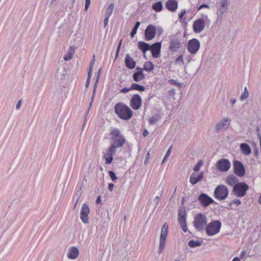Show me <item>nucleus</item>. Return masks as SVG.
<instances>
[{
  "label": "nucleus",
  "mask_w": 261,
  "mask_h": 261,
  "mask_svg": "<svg viewBox=\"0 0 261 261\" xmlns=\"http://www.w3.org/2000/svg\"><path fill=\"white\" fill-rule=\"evenodd\" d=\"M110 147L117 150V148L121 147L125 143L126 140L122 135L120 129L116 128L110 129Z\"/></svg>",
  "instance_id": "f257e3e1"
},
{
  "label": "nucleus",
  "mask_w": 261,
  "mask_h": 261,
  "mask_svg": "<svg viewBox=\"0 0 261 261\" xmlns=\"http://www.w3.org/2000/svg\"><path fill=\"white\" fill-rule=\"evenodd\" d=\"M115 112L120 118L124 120H128L132 116V111L130 108L122 103L115 105Z\"/></svg>",
  "instance_id": "f03ea898"
},
{
  "label": "nucleus",
  "mask_w": 261,
  "mask_h": 261,
  "mask_svg": "<svg viewBox=\"0 0 261 261\" xmlns=\"http://www.w3.org/2000/svg\"><path fill=\"white\" fill-rule=\"evenodd\" d=\"M207 222L205 215L202 213L196 214L193 222L195 228L198 231H202L205 228Z\"/></svg>",
  "instance_id": "7ed1b4c3"
},
{
  "label": "nucleus",
  "mask_w": 261,
  "mask_h": 261,
  "mask_svg": "<svg viewBox=\"0 0 261 261\" xmlns=\"http://www.w3.org/2000/svg\"><path fill=\"white\" fill-rule=\"evenodd\" d=\"M221 226V223L219 221H212L205 227L206 234L209 236H212L218 233L220 231Z\"/></svg>",
  "instance_id": "20e7f679"
},
{
  "label": "nucleus",
  "mask_w": 261,
  "mask_h": 261,
  "mask_svg": "<svg viewBox=\"0 0 261 261\" xmlns=\"http://www.w3.org/2000/svg\"><path fill=\"white\" fill-rule=\"evenodd\" d=\"M229 190L227 187L223 185L218 186L214 191L215 197L219 200L225 199L228 195Z\"/></svg>",
  "instance_id": "39448f33"
},
{
  "label": "nucleus",
  "mask_w": 261,
  "mask_h": 261,
  "mask_svg": "<svg viewBox=\"0 0 261 261\" xmlns=\"http://www.w3.org/2000/svg\"><path fill=\"white\" fill-rule=\"evenodd\" d=\"M168 231V225L165 223L162 227L160 237V245L158 253L161 254L165 248L166 240Z\"/></svg>",
  "instance_id": "423d86ee"
},
{
  "label": "nucleus",
  "mask_w": 261,
  "mask_h": 261,
  "mask_svg": "<svg viewBox=\"0 0 261 261\" xmlns=\"http://www.w3.org/2000/svg\"><path fill=\"white\" fill-rule=\"evenodd\" d=\"M248 189V186L244 182H239L233 188L232 192L238 197L244 196Z\"/></svg>",
  "instance_id": "0eeeda50"
},
{
  "label": "nucleus",
  "mask_w": 261,
  "mask_h": 261,
  "mask_svg": "<svg viewBox=\"0 0 261 261\" xmlns=\"http://www.w3.org/2000/svg\"><path fill=\"white\" fill-rule=\"evenodd\" d=\"M188 49L192 54H195L200 48V42L197 39L194 38L188 42Z\"/></svg>",
  "instance_id": "6e6552de"
},
{
  "label": "nucleus",
  "mask_w": 261,
  "mask_h": 261,
  "mask_svg": "<svg viewBox=\"0 0 261 261\" xmlns=\"http://www.w3.org/2000/svg\"><path fill=\"white\" fill-rule=\"evenodd\" d=\"M216 167L221 171L226 172L230 169L231 163L227 159H222L217 162Z\"/></svg>",
  "instance_id": "1a4fd4ad"
},
{
  "label": "nucleus",
  "mask_w": 261,
  "mask_h": 261,
  "mask_svg": "<svg viewBox=\"0 0 261 261\" xmlns=\"http://www.w3.org/2000/svg\"><path fill=\"white\" fill-rule=\"evenodd\" d=\"M234 172L240 177L243 176L245 174V169L244 165L239 161L235 160L233 163Z\"/></svg>",
  "instance_id": "9d476101"
},
{
  "label": "nucleus",
  "mask_w": 261,
  "mask_h": 261,
  "mask_svg": "<svg viewBox=\"0 0 261 261\" xmlns=\"http://www.w3.org/2000/svg\"><path fill=\"white\" fill-rule=\"evenodd\" d=\"M230 120L228 118H223L215 126L216 131L219 133L222 130H226L229 126Z\"/></svg>",
  "instance_id": "9b49d317"
},
{
  "label": "nucleus",
  "mask_w": 261,
  "mask_h": 261,
  "mask_svg": "<svg viewBox=\"0 0 261 261\" xmlns=\"http://www.w3.org/2000/svg\"><path fill=\"white\" fill-rule=\"evenodd\" d=\"M90 213V208L88 205L84 203L83 204L80 213V218L85 224L89 222V215Z\"/></svg>",
  "instance_id": "f8f14e48"
},
{
  "label": "nucleus",
  "mask_w": 261,
  "mask_h": 261,
  "mask_svg": "<svg viewBox=\"0 0 261 261\" xmlns=\"http://www.w3.org/2000/svg\"><path fill=\"white\" fill-rule=\"evenodd\" d=\"M142 103V99L138 94H134L130 101V105L131 107L135 110L140 109Z\"/></svg>",
  "instance_id": "ddd939ff"
},
{
  "label": "nucleus",
  "mask_w": 261,
  "mask_h": 261,
  "mask_svg": "<svg viewBox=\"0 0 261 261\" xmlns=\"http://www.w3.org/2000/svg\"><path fill=\"white\" fill-rule=\"evenodd\" d=\"M181 46V41L178 38H172L170 39L169 49L171 52L177 51Z\"/></svg>",
  "instance_id": "4468645a"
},
{
  "label": "nucleus",
  "mask_w": 261,
  "mask_h": 261,
  "mask_svg": "<svg viewBox=\"0 0 261 261\" xmlns=\"http://www.w3.org/2000/svg\"><path fill=\"white\" fill-rule=\"evenodd\" d=\"M155 27L153 25H149L145 30V38L146 41L152 39L155 35Z\"/></svg>",
  "instance_id": "2eb2a0df"
},
{
  "label": "nucleus",
  "mask_w": 261,
  "mask_h": 261,
  "mask_svg": "<svg viewBox=\"0 0 261 261\" xmlns=\"http://www.w3.org/2000/svg\"><path fill=\"white\" fill-rule=\"evenodd\" d=\"M193 27L194 32L199 33L205 28V21L202 18H199L194 22Z\"/></svg>",
  "instance_id": "dca6fc26"
},
{
  "label": "nucleus",
  "mask_w": 261,
  "mask_h": 261,
  "mask_svg": "<svg viewBox=\"0 0 261 261\" xmlns=\"http://www.w3.org/2000/svg\"><path fill=\"white\" fill-rule=\"evenodd\" d=\"M198 200L202 205L205 207L214 202V200L212 198L204 193H202L199 196Z\"/></svg>",
  "instance_id": "f3484780"
},
{
  "label": "nucleus",
  "mask_w": 261,
  "mask_h": 261,
  "mask_svg": "<svg viewBox=\"0 0 261 261\" xmlns=\"http://www.w3.org/2000/svg\"><path fill=\"white\" fill-rule=\"evenodd\" d=\"M204 173L203 172H201L199 175H198L197 172H193L190 178V182L192 185H195L198 182L202 180L203 178Z\"/></svg>",
  "instance_id": "a211bd4d"
},
{
  "label": "nucleus",
  "mask_w": 261,
  "mask_h": 261,
  "mask_svg": "<svg viewBox=\"0 0 261 261\" xmlns=\"http://www.w3.org/2000/svg\"><path fill=\"white\" fill-rule=\"evenodd\" d=\"M117 150L110 147L108 149L107 153H104V158L106 160V164H111L113 160V155L116 153Z\"/></svg>",
  "instance_id": "6ab92c4d"
},
{
  "label": "nucleus",
  "mask_w": 261,
  "mask_h": 261,
  "mask_svg": "<svg viewBox=\"0 0 261 261\" xmlns=\"http://www.w3.org/2000/svg\"><path fill=\"white\" fill-rule=\"evenodd\" d=\"M161 48V43L156 42L151 46L152 56L154 58H158L159 57L160 50Z\"/></svg>",
  "instance_id": "aec40b11"
},
{
  "label": "nucleus",
  "mask_w": 261,
  "mask_h": 261,
  "mask_svg": "<svg viewBox=\"0 0 261 261\" xmlns=\"http://www.w3.org/2000/svg\"><path fill=\"white\" fill-rule=\"evenodd\" d=\"M165 6L168 10L174 12L178 8V2L176 0H168L166 2Z\"/></svg>",
  "instance_id": "412c9836"
},
{
  "label": "nucleus",
  "mask_w": 261,
  "mask_h": 261,
  "mask_svg": "<svg viewBox=\"0 0 261 261\" xmlns=\"http://www.w3.org/2000/svg\"><path fill=\"white\" fill-rule=\"evenodd\" d=\"M79 255V250L76 247H71L68 250L67 256L69 258L74 259Z\"/></svg>",
  "instance_id": "4be33fe9"
},
{
  "label": "nucleus",
  "mask_w": 261,
  "mask_h": 261,
  "mask_svg": "<svg viewBox=\"0 0 261 261\" xmlns=\"http://www.w3.org/2000/svg\"><path fill=\"white\" fill-rule=\"evenodd\" d=\"M125 63L126 66L130 69L134 68L136 66V62L130 56L129 54H127L125 58Z\"/></svg>",
  "instance_id": "5701e85b"
},
{
  "label": "nucleus",
  "mask_w": 261,
  "mask_h": 261,
  "mask_svg": "<svg viewBox=\"0 0 261 261\" xmlns=\"http://www.w3.org/2000/svg\"><path fill=\"white\" fill-rule=\"evenodd\" d=\"M240 148L242 153L245 155H249L251 152V149L250 146L245 143H243L240 145Z\"/></svg>",
  "instance_id": "b1692460"
},
{
  "label": "nucleus",
  "mask_w": 261,
  "mask_h": 261,
  "mask_svg": "<svg viewBox=\"0 0 261 261\" xmlns=\"http://www.w3.org/2000/svg\"><path fill=\"white\" fill-rule=\"evenodd\" d=\"M238 178L234 175H229L226 178L225 181L227 184L230 186H234L237 185Z\"/></svg>",
  "instance_id": "393cba45"
},
{
  "label": "nucleus",
  "mask_w": 261,
  "mask_h": 261,
  "mask_svg": "<svg viewBox=\"0 0 261 261\" xmlns=\"http://www.w3.org/2000/svg\"><path fill=\"white\" fill-rule=\"evenodd\" d=\"M138 47L143 52L144 54L146 51L151 49V46L148 43L144 41L139 42Z\"/></svg>",
  "instance_id": "a878e982"
},
{
  "label": "nucleus",
  "mask_w": 261,
  "mask_h": 261,
  "mask_svg": "<svg viewBox=\"0 0 261 261\" xmlns=\"http://www.w3.org/2000/svg\"><path fill=\"white\" fill-rule=\"evenodd\" d=\"M75 48V47L74 46H71L69 47L67 51V55H65L64 57L65 61H68L72 59L74 53Z\"/></svg>",
  "instance_id": "bb28decb"
},
{
  "label": "nucleus",
  "mask_w": 261,
  "mask_h": 261,
  "mask_svg": "<svg viewBox=\"0 0 261 261\" xmlns=\"http://www.w3.org/2000/svg\"><path fill=\"white\" fill-rule=\"evenodd\" d=\"M145 79V76L143 72H136L133 74V79L136 82H139Z\"/></svg>",
  "instance_id": "cd10ccee"
},
{
  "label": "nucleus",
  "mask_w": 261,
  "mask_h": 261,
  "mask_svg": "<svg viewBox=\"0 0 261 261\" xmlns=\"http://www.w3.org/2000/svg\"><path fill=\"white\" fill-rule=\"evenodd\" d=\"M228 5V0H221L220 6V13L223 14L227 10Z\"/></svg>",
  "instance_id": "c85d7f7f"
},
{
  "label": "nucleus",
  "mask_w": 261,
  "mask_h": 261,
  "mask_svg": "<svg viewBox=\"0 0 261 261\" xmlns=\"http://www.w3.org/2000/svg\"><path fill=\"white\" fill-rule=\"evenodd\" d=\"M163 4L161 1H159L152 6V9L155 12H159L163 10Z\"/></svg>",
  "instance_id": "c756f323"
},
{
  "label": "nucleus",
  "mask_w": 261,
  "mask_h": 261,
  "mask_svg": "<svg viewBox=\"0 0 261 261\" xmlns=\"http://www.w3.org/2000/svg\"><path fill=\"white\" fill-rule=\"evenodd\" d=\"M202 242L199 240H191L188 242V245L191 248H195L201 246Z\"/></svg>",
  "instance_id": "7c9ffc66"
},
{
  "label": "nucleus",
  "mask_w": 261,
  "mask_h": 261,
  "mask_svg": "<svg viewBox=\"0 0 261 261\" xmlns=\"http://www.w3.org/2000/svg\"><path fill=\"white\" fill-rule=\"evenodd\" d=\"M131 89L140 91H144L145 90V87L143 86L139 85L138 84L133 83L131 86Z\"/></svg>",
  "instance_id": "2f4dec72"
},
{
  "label": "nucleus",
  "mask_w": 261,
  "mask_h": 261,
  "mask_svg": "<svg viewBox=\"0 0 261 261\" xmlns=\"http://www.w3.org/2000/svg\"><path fill=\"white\" fill-rule=\"evenodd\" d=\"M154 66L150 62H146L144 65V69L147 71H151L153 69Z\"/></svg>",
  "instance_id": "473e14b6"
},
{
  "label": "nucleus",
  "mask_w": 261,
  "mask_h": 261,
  "mask_svg": "<svg viewBox=\"0 0 261 261\" xmlns=\"http://www.w3.org/2000/svg\"><path fill=\"white\" fill-rule=\"evenodd\" d=\"M114 6H115V5H114V3H112L109 6V7L107 9V12L106 13V16H108V17L111 16V15L112 14L113 12L114 11Z\"/></svg>",
  "instance_id": "72a5a7b5"
},
{
  "label": "nucleus",
  "mask_w": 261,
  "mask_h": 261,
  "mask_svg": "<svg viewBox=\"0 0 261 261\" xmlns=\"http://www.w3.org/2000/svg\"><path fill=\"white\" fill-rule=\"evenodd\" d=\"M160 117L158 114L152 116L149 119V123L150 124H155L157 121L160 119Z\"/></svg>",
  "instance_id": "f704fd0d"
},
{
  "label": "nucleus",
  "mask_w": 261,
  "mask_h": 261,
  "mask_svg": "<svg viewBox=\"0 0 261 261\" xmlns=\"http://www.w3.org/2000/svg\"><path fill=\"white\" fill-rule=\"evenodd\" d=\"M249 96V92L247 90V87H246L244 89V92L242 94L240 97V100L243 101L244 99H247Z\"/></svg>",
  "instance_id": "c9c22d12"
},
{
  "label": "nucleus",
  "mask_w": 261,
  "mask_h": 261,
  "mask_svg": "<svg viewBox=\"0 0 261 261\" xmlns=\"http://www.w3.org/2000/svg\"><path fill=\"white\" fill-rule=\"evenodd\" d=\"M171 149H172V146H171L169 149H168V150L167 151L166 153V154L162 161V163L163 164L166 160V159L168 158V156L170 155V153H171Z\"/></svg>",
  "instance_id": "e433bc0d"
},
{
  "label": "nucleus",
  "mask_w": 261,
  "mask_h": 261,
  "mask_svg": "<svg viewBox=\"0 0 261 261\" xmlns=\"http://www.w3.org/2000/svg\"><path fill=\"white\" fill-rule=\"evenodd\" d=\"M236 204L237 206L241 204V201L239 199H236L232 200L230 203H229V207L230 209H233L232 205L233 204Z\"/></svg>",
  "instance_id": "4c0bfd02"
},
{
  "label": "nucleus",
  "mask_w": 261,
  "mask_h": 261,
  "mask_svg": "<svg viewBox=\"0 0 261 261\" xmlns=\"http://www.w3.org/2000/svg\"><path fill=\"white\" fill-rule=\"evenodd\" d=\"M185 217L186 211L185 207H180L179 211L178 217Z\"/></svg>",
  "instance_id": "58836bf2"
},
{
  "label": "nucleus",
  "mask_w": 261,
  "mask_h": 261,
  "mask_svg": "<svg viewBox=\"0 0 261 261\" xmlns=\"http://www.w3.org/2000/svg\"><path fill=\"white\" fill-rule=\"evenodd\" d=\"M175 63L176 64L179 65L184 64L182 55H180L179 57H177V58L175 60Z\"/></svg>",
  "instance_id": "ea45409f"
},
{
  "label": "nucleus",
  "mask_w": 261,
  "mask_h": 261,
  "mask_svg": "<svg viewBox=\"0 0 261 261\" xmlns=\"http://www.w3.org/2000/svg\"><path fill=\"white\" fill-rule=\"evenodd\" d=\"M202 165V162L201 161H200L198 162L197 164L195 165L194 170L195 172L198 171L200 169V168Z\"/></svg>",
  "instance_id": "a19ab883"
},
{
  "label": "nucleus",
  "mask_w": 261,
  "mask_h": 261,
  "mask_svg": "<svg viewBox=\"0 0 261 261\" xmlns=\"http://www.w3.org/2000/svg\"><path fill=\"white\" fill-rule=\"evenodd\" d=\"M94 58H95V56H93V59L91 60L90 63L88 72L92 73L93 67L94 62H95Z\"/></svg>",
  "instance_id": "79ce46f5"
},
{
  "label": "nucleus",
  "mask_w": 261,
  "mask_h": 261,
  "mask_svg": "<svg viewBox=\"0 0 261 261\" xmlns=\"http://www.w3.org/2000/svg\"><path fill=\"white\" fill-rule=\"evenodd\" d=\"M109 173L110 177L111 178L113 181H114L117 179V177L115 173L113 171H109Z\"/></svg>",
  "instance_id": "37998d69"
},
{
  "label": "nucleus",
  "mask_w": 261,
  "mask_h": 261,
  "mask_svg": "<svg viewBox=\"0 0 261 261\" xmlns=\"http://www.w3.org/2000/svg\"><path fill=\"white\" fill-rule=\"evenodd\" d=\"M91 75H92V73L88 72V77H87V81H86V87L87 88L89 85L90 81V79H91Z\"/></svg>",
  "instance_id": "c03bdc74"
},
{
  "label": "nucleus",
  "mask_w": 261,
  "mask_h": 261,
  "mask_svg": "<svg viewBox=\"0 0 261 261\" xmlns=\"http://www.w3.org/2000/svg\"><path fill=\"white\" fill-rule=\"evenodd\" d=\"M170 83H171L172 84H174L175 85H177L179 87L181 86V84L180 83H179V82H177V81H176L175 80H170Z\"/></svg>",
  "instance_id": "a18cd8bd"
},
{
  "label": "nucleus",
  "mask_w": 261,
  "mask_h": 261,
  "mask_svg": "<svg viewBox=\"0 0 261 261\" xmlns=\"http://www.w3.org/2000/svg\"><path fill=\"white\" fill-rule=\"evenodd\" d=\"M132 90L131 87L130 88H123L121 90L120 92L123 93H126L128 91Z\"/></svg>",
  "instance_id": "49530a36"
},
{
  "label": "nucleus",
  "mask_w": 261,
  "mask_h": 261,
  "mask_svg": "<svg viewBox=\"0 0 261 261\" xmlns=\"http://www.w3.org/2000/svg\"><path fill=\"white\" fill-rule=\"evenodd\" d=\"M95 92H96V91L93 90L92 94L91 97V101H90V102L89 103L90 107L91 106V105L92 104V102H93V100H94V97H95Z\"/></svg>",
  "instance_id": "de8ad7c7"
},
{
  "label": "nucleus",
  "mask_w": 261,
  "mask_h": 261,
  "mask_svg": "<svg viewBox=\"0 0 261 261\" xmlns=\"http://www.w3.org/2000/svg\"><path fill=\"white\" fill-rule=\"evenodd\" d=\"M180 226L182 229V230L186 232H187V224H186V223H181V224H180Z\"/></svg>",
  "instance_id": "09e8293b"
},
{
  "label": "nucleus",
  "mask_w": 261,
  "mask_h": 261,
  "mask_svg": "<svg viewBox=\"0 0 261 261\" xmlns=\"http://www.w3.org/2000/svg\"><path fill=\"white\" fill-rule=\"evenodd\" d=\"M91 3V0H85V10L87 11Z\"/></svg>",
  "instance_id": "8fccbe9b"
},
{
  "label": "nucleus",
  "mask_w": 261,
  "mask_h": 261,
  "mask_svg": "<svg viewBox=\"0 0 261 261\" xmlns=\"http://www.w3.org/2000/svg\"><path fill=\"white\" fill-rule=\"evenodd\" d=\"M178 221L180 224L186 223V217H178Z\"/></svg>",
  "instance_id": "3c124183"
},
{
  "label": "nucleus",
  "mask_w": 261,
  "mask_h": 261,
  "mask_svg": "<svg viewBox=\"0 0 261 261\" xmlns=\"http://www.w3.org/2000/svg\"><path fill=\"white\" fill-rule=\"evenodd\" d=\"M22 100L21 99L19 100L16 105V109L18 110L21 105Z\"/></svg>",
  "instance_id": "603ef678"
},
{
  "label": "nucleus",
  "mask_w": 261,
  "mask_h": 261,
  "mask_svg": "<svg viewBox=\"0 0 261 261\" xmlns=\"http://www.w3.org/2000/svg\"><path fill=\"white\" fill-rule=\"evenodd\" d=\"M186 12V10H184L178 14V17L179 19H182Z\"/></svg>",
  "instance_id": "864d4df0"
},
{
  "label": "nucleus",
  "mask_w": 261,
  "mask_h": 261,
  "mask_svg": "<svg viewBox=\"0 0 261 261\" xmlns=\"http://www.w3.org/2000/svg\"><path fill=\"white\" fill-rule=\"evenodd\" d=\"M209 6L206 5V4H202L201 5H200L198 8V10H199L202 8H209Z\"/></svg>",
  "instance_id": "5fc2aeb1"
},
{
  "label": "nucleus",
  "mask_w": 261,
  "mask_h": 261,
  "mask_svg": "<svg viewBox=\"0 0 261 261\" xmlns=\"http://www.w3.org/2000/svg\"><path fill=\"white\" fill-rule=\"evenodd\" d=\"M109 17H108V16L106 15V17L104 20L105 27H106L108 23Z\"/></svg>",
  "instance_id": "6e6d98bb"
},
{
  "label": "nucleus",
  "mask_w": 261,
  "mask_h": 261,
  "mask_svg": "<svg viewBox=\"0 0 261 261\" xmlns=\"http://www.w3.org/2000/svg\"><path fill=\"white\" fill-rule=\"evenodd\" d=\"M114 187V185L113 184H112V183L109 184V186H108L109 190L111 191H113Z\"/></svg>",
  "instance_id": "4d7b16f0"
},
{
  "label": "nucleus",
  "mask_w": 261,
  "mask_h": 261,
  "mask_svg": "<svg viewBox=\"0 0 261 261\" xmlns=\"http://www.w3.org/2000/svg\"><path fill=\"white\" fill-rule=\"evenodd\" d=\"M137 30L135 29H133L130 35L132 37H134V35L136 34Z\"/></svg>",
  "instance_id": "13d9d810"
},
{
  "label": "nucleus",
  "mask_w": 261,
  "mask_h": 261,
  "mask_svg": "<svg viewBox=\"0 0 261 261\" xmlns=\"http://www.w3.org/2000/svg\"><path fill=\"white\" fill-rule=\"evenodd\" d=\"M140 25V22L139 21H137L135 24V25L134 27V29L137 30L138 28L139 27Z\"/></svg>",
  "instance_id": "bf43d9fd"
},
{
  "label": "nucleus",
  "mask_w": 261,
  "mask_h": 261,
  "mask_svg": "<svg viewBox=\"0 0 261 261\" xmlns=\"http://www.w3.org/2000/svg\"><path fill=\"white\" fill-rule=\"evenodd\" d=\"M140 25V22L139 21H137L135 24V25L134 27V29L137 30L138 28L139 27Z\"/></svg>",
  "instance_id": "052dcab7"
},
{
  "label": "nucleus",
  "mask_w": 261,
  "mask_h": 261,
  "mask_svg": "<svg viewBox=\"0 0 261 261\" xmlns=\"http://www.w3.org/2000/svg\"><path fill=\"white\" fill-rule=\"evenodd\" d=\"M98 79H99L98 78H97V80H96V82L95 83V84H94V87H93V90L96 91V87L97 86V83L98 82Z\"/></svg>",
  "instance_id": "680f3d73"
},
{
  "label": "nucleus",
  "mask_w": 261,
  "mask_h": 261,
  "mask_svg": "<svg viewBox=\"0 0 261 261\" xmlns=\"http://www.w3.org/2000/svg\"><path fill=\"white\" fill-rule=\"evenodd\" d=\"M121 42H122V40H121L120 41L119 43V44L118 45V47H117V51H120V48H121Z\"/></svg>",
  "instance_id": "e2e57ef3"
},
{
  "label": "nucleus",
  "mask_w": 261,
  "mask_h": 261,
  "mask_svg": "<svg viewBox=\"0 0 261 261\" xmlns=\"http://www.w3.org/2000/svg\"><path fill=\"white\" fill-rule=\"evenodd\" d=\"M148 132L147 131V129H145V130L143 132V136H144V137H146V136L148 135Z\"/></svg>",
  "instance_id": "0e129e2a"
},
{
  "label": "nucleus",
  "mask_w": 261,
  "mask_h": 261,
  "mask_svg": "<svg viewBox=\"0 0 261 261\" xmlns=\"http://www.w3.org/2000/svg\"><path fill=\"white\" fill-rule=\"evenodd\" d=\"M101 202V198L100 196H98L96 200V203L99 204Z\"/></svg>",
  "instance_id": "69168bd1"
},
{
  "label": "nucleus",
  "mask_w": 261,
  "mask_h": 261,
  "mask_svg": "<svg viewBox=\"0 0 261 261\" xmlns=\"http://www.w3.org/2000/svg\"><path fill=\"white\" fill-rule=\"evenodd\" d=\"M246 254V252L245 251H243L241 253V255H240V257H242L244 255H245Z\"/></svg>",
  "instance_id": "338daca9"
},
{
  "label": "nucleus",
  "mask_w": 261,
  "mask_h": 261,
  "mask_svg": "<svg viewBox=\"0 0 261 261\" xmlns=\"http://www.w3.org/2000/svg\"><path fill=\"white\" fill-rule=\"evenodd\" d=\"M232 261H240L239 258L236 257H234Z\"/></svg>",
  "instance_id": "774afa93"
}]
</instances>
